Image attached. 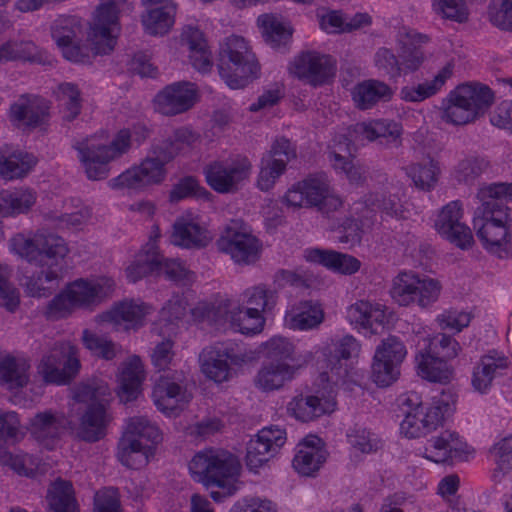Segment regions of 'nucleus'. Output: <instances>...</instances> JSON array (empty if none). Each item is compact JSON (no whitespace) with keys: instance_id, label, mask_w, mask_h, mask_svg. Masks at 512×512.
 <instances>
[{"instance_id":"nucleus-5","label":"nucleus","mask_w":512,"mask_h":512,"mask_svg":"<svg viewBox=\"0 0 512 512\" xmlns=\"http://www.w3.org/2000/svg\"><path fill=\"white\" fill-rule=\"evenodd\" d=\"M221 78L232 89L247 86L259 75L260 66L246 40L232 35L221 44L218 57Z\"/></svg>"},{"instance_id":"nucleus-32","label":"nucleus","mask_w":512,"mask_h":512,"mask_svg":"<svg viewBox=\"0 0 512 512\" xmlns=\"http://www.w3.org/2000/svg\"><path fill=\"white\" fill-rule=\"evenodd\" d=\"M144 379V368L139 357L133 356L123 364L118 377V396L122 402H131L137 399Z\"/></svg>"},{"instance_id":"nucleus-60","label":"nucleus","mask_w":512,"mask_h":512,"mask_svg":"<svg viewBox=\"0 0 512 512\" xmlns=\"http://www.w3.org/2000/svg\"><path fill=\"white\" fill-rule=\"evenodd\" d=\"M263 354L268 362L294 364L296 361L293 343L285 337L274 336L263 344Z\"/></svg>"},{"instance_id":"nucleus-54","label":"nucleus","mask_w":512,"mask_h":512,"mask_svg":"<svg viewBox=\"0 0 512 512\" xmlns=\"http://www.w3.org/2000/svg\"><path fill=\"white\" fill-rule=\"evenodd\" d=\"M446 81L445 71L438 73L432 80L401 88L400 98L406 102H422L435 95Z\"/></svg>"},{"instance_id":"nucleus-61","label":"nucleus","mask_w":512,"mask_h":512,"mask_svg":"<svg viewBox=\"0 0 512 512\" xmlns=\"http://www.w3.org/2000/svg\"><path fill=\"white\" fill-rule=\"evenodd\" d=\"M0 60L41 63L42 55L31 41H9L0 48Z\"/></svg>"},{"instance_id":"nucleus-17","label":"nucleus","mask_w":512,"mask_h":512,"mask_svg":"<svg viewBox=\"0 0 512 512\" xmlns=\"http://www.w3.org/2000/svg\"><path fill=\"white\" fill-rule=\"evenodd\" d=\"M289 70L297 78L317 87L334 77L336 61L330 55L306 51L295 57Z\"/></svg>"},{"instance_id":"nucleus-55","label":"nucleus","mask_w":512,"mask_h":512,"mask_svg":"<svg viewBox=\"0 0 512 512\" xmlns=\"http://www.w3.org/2000/svg\"><path fill=\"white\" fill-rule=\"evenodd\" d=\"M57 98L62 107L63 120L71 122L78 117L82 108L81 92L74 83H61L58 86Z\"/></svg>"},{"instance_id":"nucleus-27","label":"nucleus","mask_w":512,"mask_h":512,"mask_svg":"<svg viewBox=\"0 0 512 512\" xmlns=\"http://www.w3.org/2000/svg\"><path fill=\"white\" fill-rule=\"evenodd\" d=\"M211 240L210 232L193 220L181 217L172 225L170 242L175 246L185 249H202L208 246Z\"/></svg>"},{"instance_id":"nucleus-21","label":"nucleus","mask_w":512,"mask_h":512,"mask_svg":"<svg viewBox=\"0 0 512 512\" xmlns=\"http://www.w3.org/2000/svg\"><path fill=\"white\" fill-rule=\"evenodd\" d=\"M167 170L147 156L137 166H134L118 177L109 181L112 188H129L143 190L152 185H158L166 178Z\"/></svg>"},{"instance_id":"nucleus-8","label":"nucleus","mask_w":512,"mask_h":512,"mask_svg":"<svg viewBox=\"0 0 512 512\" xmlns=\"http://www.w3.org/2000/svg\"><path fill=\"white\" fill-rule=\"evenodd\" d=\"M284 199L289 206L317 207L319 211L328 213L336 210L342 202L330 194L329 182L325 175H309L294 184L285 194Z\"/></svg>"},{"instance_id":"nucleus-12","label":"nucleus","mask_w":512,"mask_h":512,"mask_svg":"<svg viewBox=\"0 0 512 512\" xmlns=\"http://www.w3.org/2000/svg\"><path fill=\"white\" fill-rule=\"evenodd\" d=\"M407 350L402 341L396 336L383 339L376 348L371 378L379 387H388L400 375V365L405 359Z\"/></svg>"},{"instance_id":"nucleus-49","label":"nucleus","mask_w":512,"mask_h":512,"mask_svg":"<svg viewBox=\"0 0 512 512\" xmlns=\"http://www.w3.org/2000/svg\"><path fill=\"white\" fill-rule=\"evenodd\" d=\"M490 167V162L478 155H467L454 168V178L460 184L474 185Z\"/></svg>"},{"instance_id":"nucleus-50","label":"nucleus","mask_w":512,"mask_h":512,"mask_svg":"<svg viewBox=\"0 0 512 512\" xmlns=\"http://www.w3.org/2000/svg\"><path fill=\"white\" fill-rule=\"evenodd\" d=\"M110 389L106 381L98 377H92L80 382L74 388V399L79 403L93 405L107 401Z\"/></svg>"},{"instance_id":"nucleus-6","label":"nucleus","mask_w":512,"mask_h":512,"mask_svg":"<svg viewBox=\"0 0 512 512\" xmlns=\"http://www.w3.org/2000/svg\"><path fill=\"white\" fill-rule=\"evenodd\" d=\"M456 402V396L449 389L443 390L439 396L433 397L432 403L424 409L416 393L410 394L403 401L408 409L400 424L401 432L408 438H419L435 430L444 416L449 414Z\"/></svg>"},{"instance_id":"nucleus-43","label":"nucleus","mask_w":512,"mask_h":512,"mask_svg":"<svg viewBox=\"0 0 512 512\" xmlns=\"http://www.w3.org/2000/svg\"><path fill=\"white\" fill-rule=\"evenodd\" d=\"M347 319L351 324L377 333L375 326H383L385 313L379 306H373L368 301H358L348 308Z\"/></svg>"},{"instance_id":"nucleus-39","label":"nucleus","mask_w":512,"mask_h":512,"mask_svg":"<svg viewBox=\"0 0 512 512\" xmlns=\"http://www.w3.org/2000/svg\"><path fill=\"white\" fill-rule=\"evenodd\" d=\"M507 367L506 358L498 356L496 352H490L481 357L480 362L474 367L472 386L479 393H486L492 385L499 370Z\"/></svg>"},{"instance_id":"nucleus-33","label":"nucleus","mask_w":512,"mask_h":512,"mask_svg":"<svg viewBox=\"0 0 512 512\" xmlns=\"http://www.w3.org/2000/svg\"><path fill=\"white\" fill-rule=\"evenodd\" d=\"M393 94V89L388 84L375 79L358 83L352 92L353 101L361 110L370 109L381 101H389Z\"/></svg>"},{"instance_id":"nucleus-58","label":"nucleus","mask_w":512,"mask_h":512,"mask_svg":"<svg viewBox=\"0 0 512 512\" xmlns=\"http://www.w3.org/2000/svg\"><path fill=\"white\" fill-rule=\"evenodd\" d=\"M407 171L415 186L423 191L432 190L440 175L439 163L431 158L427 162L409 166Z\"/></svg>"},{"instance_id":"nucleus-64","label":"nucleus","mask_w":512,"mask_h":512,"mask_svg":"<svg viewBox=\"0 0 512 512\" xmlns=\"http://www.w3.org/2000/svg\"><path fill=\"white\" fill-rule=\"evenodd\" d=\"M157 276L164 275L168 280L180 285H188L194 280V273L189 271L182 263L174 259H167L158 252Z\"/></svg>"},{"instance_id":"nucleus-62","label":"nucleus","mask_w":512,"mask_h":512,"mask_svg":"<svg viewBox=\"0 0 512 512\" xmlns=\"http://www.w3.org/2000/svg\"><path fill=\"white\" fill-rule=\"evenodd\" d=\"M448 102V105L441 112L443 121L453 125H465L478 118L472 108L460 100L455 90L450 93Z\"/></svg>"},{"instance_id":"nucleus-4","label":"nucleus","mask_w":512,"mask_h":512,"mask_svg":"<svg viewBox=\"0 0 512 512\" xmlns=\"http://www.w3.org/2000/svg\"><path fill=\"white\" fill-rule=\"evenodd\" d=\"M189 470L206 487L216 486L225 489L226 494H234L241 464L235 455L226 450L206 449L192 458Z\"/></svg>"},{"instance_id":"nucleus-59","label":"nucleus","mask_w":512,"mask_h":512,"mask_svg":"<svg viewBox=\"0 0 512 512\" xmlns=\"http://www.w3.org/2000/svg\"><path fill=\"white\" fill-rule=\"evenodd\" d=\"M82 342L92 355L107 361L114 359L121 352V347L113 341L88 329L82 332Z\"/></svg>"},{"instance_id":"nucleus-36","label":"nucleus","mask_w":512,"mask_h":512,"mask_svg":"<svg viewBox=\"0 0 512 512\" xmlns=\"http://www.w3.org/2000/svg\"><path fill=\"white\" fill-rule=\"evenodd\" d=\"M455 91L460 100L471 107L478 118L483 116L494 103L495 96L492 89L479 82L461 84Z\"/></svg>"},{"instance_id":"nucleus-48","label":"nucleus","mask_w":512,"mask_h":512,"mask_svg":"<svg viewBox=\"0 0 512 512\" xmlns=\"http://www.w3.org/2000/svg\"><path fill=\"white\" fill-rule=\"evenodd\" d=\"M418 374L430 382L446 383L450 380L452 371L447 360L433 357L424 352L416 356Z\"/></svg>"},{"instance_id":"nucleus-22","label":"nucleus","mask_w":512,"mask_h":512,"mask_svg":"<svg viewBox=\"0 0 512 512\" xmlns=\"http://www.w3.org/2000/svg\"><path fill=\"white\" fill-rule=\"evenodd\" d=\"M196 89L190 82H176L166 86L154 99L155 108L163 115L172 116L189 110L195 103Z\"/></svg>"},{"instance_id":"nucleus-9","label":"nucleus","mask_w":512,"mask_h":512,"mask_svg":"<svg viewBox=\"0 0 512 512\" xmlns=\"http://www.w3.org/2000/svg\"><path fill=\"white\" fill-rule=\"evenodd\" d=\"M253 165L247 156L238 154L226 161H212L203 173L207 184L216 192L235 193L250 178Z\"/></svg>"},{"instance_id":"nucleus-42","label":"nucleus","mask_w":512,"mask_h":512,"mask_svg":"<svg viewBox=\"0 0 512 512\" xmlns=\"http://www.w3.org/2000/svg\"><path fill=\"white\" fill-rule=\"evenodd\" d=\"M80 160L84 164L85 172L90 180L97 181L108 177V163L111 161L98 146L85 144L78 147Z\"/></svg>"},{"instance_id":"nucleus-3","label":"nucleus","mask_w":512,"mask_h":512,"mask_svg":"<svg viewBox=\"0 0 512 512\" xmlns=\"http://www.w3.org/2000/svg\"><path fill=\"white\" fill-rule=\"evenodd\" d=\"M173 358L172 342L162 341L157 344L151 355L155 368L164 374L155 379L152 392L157 408L167 414L183 409L192 399V394L182 385V374L166 372Z\"/></svg>"},{"instance_id":"nucleus-40","label":"nucleus","mask_w":512,"mask_h":512,"mask_svg":"<svg viewBox=\"0 0 512 512\" xmlns=\"http://www.w3.org/2000/svg\"><path fill=\"white\" fill-rule=\"evenodd\" d=\"M295 371V364L267 362L258 371L255 384L263 391L277 390L293 378Z\"/></svg>"},{"instance_id":"nucleus-56","label":"nucleus","mask_w":512,"mask_h":512,"mask_svg":"<svg viewBox=\"0 0 512 512\" xmlns=\"http://www.w3.org/2000/svg\"><path fill=\"white\" fill-rule=\"evenodd\" d=\"M83 27L74 16L60 17L54 21L51 27V35L59 48H62L76 40H80Z\"/></svg>"},{"instance_id":"nucleus-20","label":"nucleus","mask_w":512,"mask_h":512,"mask_svg":"<svg viewBox=\"0 0 512 512\" xmlns=\"http://www.w3.org/2000/svg\"><path fill=\"white\" fill-rule=\"evenodd\" d=\"M248 359L247 355L232 343H216L209 351L204 353L202 371L217 383L227 381L230 376L229 362L241 365Z\"/></svg>"},{"instance_id":"nucleus-37","label":"nucleus","mask_w":512,"mask_h":512,"mask_svg":"<svg viewBox=\"0 0 512 512\" xmlns=\"http://www.w3.org/2000/svg\"><path fill=\"white\" fill-rule=\"evenodd\" d=\"M306 258L345 275L356 273L361 266L360 261L354 256L333 250L313 249L308 251Z\"/></svg>"},{"instance_id":"nucleus-52","label":"nucleus","mask_w":512,"mask_h":512,"mask_svg":"<svg viewBox=\"0 0 512 512\" xmlns=\"http://www.w3.org/2000/svg\"><path fill=\"white\" fill-rule=\"evenodd\" d=\"M264 317L257 312V309H247L245 307H235L230 315V328L244 335H254L260 333L264 325Z\"/></svg>"},{"instance_id":"nucleus-10","label":"nucleus","mask_w":512,"mask_h":512,"mask_svg":"<svg viewBox=\"0 0 512 512\" xmlns=\"http://www.w3.org/2000/svg\"><path fill=\"white\" fill-rule=\"evenodd\" d=\"M441 291L438 280L420 277L414 272H401L392 281L391 297L401 306L417 303L425 308L437 301Z\"/></svg>"},{"instance_id":"nucleus-45","label":"nucleus","mask_w":512,"mask_h":512,"mask_svg":"<svg viewBox=\"0 0 512 512\" xmlns=\"http://www.w3.org/2000/svg\"><path fill=\"white\" fill-rule=\"evenodd\" d=\"M176 7L166 4L146 10L141 16L142 24L150 35L166 34L174 23Z\"/></svg>"},{"instance_id":"nucleus-31","label":"nucleus","mask_w":512,"mask_h":512,"mask_svg":"<svg viewBox=\"0 0 512 512\" xmlns=\"http://www.w3.org/2000/svg\"><path fill=\"white\" fill-rule=\"evenodd\" d=\"M30 362L24 357L7 354L0 357V384L9 390H19L30 380Z\"/></svg>"},{"instance_id":"nucleus-47","label":"nucleus","mask_w":512,"mask_h":512,"mask_svg":"<svg viewBox=\"0 0 512 512\" xmlns=\"http://www.w3.org/2000/svg\"><path fill=\"white\" fill-rule=\"evenodd\" d=\"M157 259V247L153 242L147 243L145 248L137 256L136 260L127 267V279L132 283H136L148 275L157 276V265H159L157 263Z\"/></svg>"},{"instance_id":"nucleus-11","label":"nucleus","mask_w":512,"mask_h":512,"mask_svg":"<svg viewBox=\"0 0 512 512\" xmlns=\"http://www.w3.org/2000/svg\"><path fill=\"white\" fill-rule=\"evenodd\" d=\"M80 361L75 348L68 344H56L44 355L37 366V373L46 384H68L78 373Z\"/></svg>"},{"instance_id":"nucleus-14","label":"nucleus","mask_w":512,"mask_h":512,"mask_svg":"<svg viewBox=\"0 0 512 512\" xmlns=\"http://www.w3.org/2000/svg\"><path fill=\"white\" fill-rule=\"evenodd\" d=\"M219 251L229 254L240 265L255 263L261 253L260 241L251 233L241 229L237 221H232L216 241Z\"/></svg>"},{"instance_id":"nucleus-24","label":"nucleus","mask_w":512,"mask_h":512,"mask_svg":"<svg viewBox=\"0 0 512 512\" xmlns=\"http://www.w3.org/2000/svg\"><path fill=\"white\" fill-rule=\"evenodd\" d=\"M473 226L483 247L499 258H506L512 252L511 234L507 225L474 217Z\"/></svg>"},{"instance_id":"nucleus-35","label":"nucleus","mask_w":512,"mask_h":512,"mask_svg":"<svg viewBox=\"0 0 512 512\" xmlns=\"http://www.w3.org/2000/svg\"><path fill=\"white\" fill-rule=\"evenodd\" d=\"M46 103L30 101L21 97L18 102L10 107V118L18 127L36 128L40 126L48 116Z\"/></svg>"},{"instance_id":"nucleus-51","label":"nucleus","mask_w":512,"mask_h":512,"mask_svg":"<svg viewBox=\"0 0 512 512\" xmlns=\"http://www.w3.org/2000/svg\"><path fill=\"white\" fill-rule=\"evenodd\" d=\"M360 351L361 345L357 339L351 335H345L327 346L324 355L331 370H334L337 369L341 360L355 359L359 356Z\"/></svg>"},{"instance_id":"nucleus-53","label":"nucleus","mask_w":512,"mask_h":512,"mask_svg":"<svg viewBox=\"0 0 512 512\" xmlns=\"http://www.w3.org/2000/svg\"><path fill=\"white\" fill-rule=\"evenodd\" d=\"M231 303L228 300H223L217 303H199L193 310L196 318L206 321L211 325L222 327L226 324L230 326V315L234 312L235 308H231Z\"/></svg>"},{"instance_id":"nucleus-25","label":"nucleus","mask_w":512,"mask_h":512,"mask_svg":"<svg viewBox=\"0 0 512 512\" xmlns=\"http://www.w3.org/2000/svg\"><path fill=\"white\" fill-rule=\"evenodd\" d=\"M426 458L435 463H454L467 459L468 446L455 432L445 431L428 440Z\"/></svg>"},{"instance_id":"nucleus-7","label":"nucleus","mask_w":512,"mask_h":512,"mask_svg":"<svg viewBox=\"0 0 512 512\" xmlns=\"http://www.w3.org/2000/svg\"><path fill=\"white\" fill-rule=\"evenodd\" d=\"M142 440L154 445L162 440V435L159 428L146 417H132L117 446L116 456L122 465L130 469H139L148 463L151 446L143 444Z\"/></svg>"},{"instance_id":"nucleus-13","label":"nucleus","mask_w":512,"mask_h":512,"mask_svg":"<svg viewBox=\"0 0 512 512\" xmlns=\"http://www.w3.org/2000/svg\"><path fill=\"white\" fill-rule=\"evenodd\" d=\"M297 157L296 147L285 137L277 138L260 161L256 185L261 191L272 189L286 172L288 163Z\"/></svg>"},{"instance_id":"nucleus-38","label":"nucleus","mask_w":512,"mask_h":512,"mask_svg":"<svg viewBox=\"0 0 512 512\" xmlns=\"http://www.w3.org/2000/svg\"><path fill=\"white\" fill-rule=\"evenodd\" d=\"M335 403L317 396H296L288 404V412L302 422L312 421L334 410Z\"/></svg>"},{"instance_id":"nucleus-23","label":"nucleus","mask_w":512,"mask_h":512,"mask_svg":"<svg viewBox=\"0 0 512 512\" xmlns=\"http://www.w3.org/2000/svg\"><path fill=\"white\" fill-rule=\"evenodd\" d=\"M328 457L325 443L315 435H309L297 445L292 466L302 476L314 477Z\"/></svg>"},{"instance_id":"nucleus-18","label":"nucleus","mask_w":512,"mask_h":512,"mask_svg":"<svg viewBox=\"0 0 512 512\" xmlns=\"http://www.w3.org/2000/svg\"><path fill=\"white\" fill-rule=\"evenodd\" d=\"M477 197L482 204L474 217L507 225L510 218L506 200L512 199V184L493 183L481 187Z\"/></svg>"},{"instance_id":"nucleus-44","label":"nucleus","mask_w":512,"mask_h":512,"mask_svg":"<svg viewBox=\"0 0 512 512\" xmlns=\"http://www.w3.org/2000/svg\"><path fill=\"white\" fill-rule=\"evenodd\" d=\"M35 202L36 195L32 190L2 191L0 192V217L27 213Z\"/></svg>"},{"instance_id":"nucleus-34","label":"nucleus","mask_w":512,"mask_h":512,"mask_svg":"<svg viewBox=\"0 0 512 512\" xmlns=\"http://www.w3.org/2000/svg\"><path fill=\"white\" fill-rule=\"evenodd\" d=\"M324 320V311L318 301L303 300L294 305L286 315L290 327L298 330L317 328Z\"/></svg>"},{"instance_id":"nucleus-15","label":"nucleus","mask_w":512,"mask_h":512,"mask_svg":"<svg viewBox=\"0 0 512 512\" xmlns=\"http://www.w3.org/2000/svg\"><path fill=\"white\" fill-rule=\"evenodd\" d=\"M402 126L393 120H374L369 123H356L348 128L347 134L341 135L339 146L344 143L350 152L353 141L367 139L379 141L385 146L398 147L401 144Z\"/></svg>"},{"instance_id":"nucleus-57","label":"nucleus","mask_w":512,"mask_h":512,"mask_svg":"<svg viewBox=\"0 0 512 512\" xmlns=\"http://www.w3.org/2000/svg\"><path fill=\"white\" fill-rule=\"evenodd\" d=\"M211 193L194 176H185L180 178L172 187L169 193V200L177 203L186 198L197 200H210Z\"/></svg>"},{"instance_id":"nucleus-28","label":"nucleus","mask_w":512,"mask_h":512,"mask_svg":"<svg viewBox=\"0 0 512 512\" xmlns=\"http://www.w3.org/2000/svg\"><path fill=\"white\" fill-rule=\"evenodd\" d=\"M36 163L33 154L12 145L5 144L0 148V176L5 180L25 177Z\"/></svg>"},{"instance_id":"nucleus-26","label":"nucleus","mask_w":512,"mask_h":512,"mask_svg":"<svg viewBox=\"0 0 512 512\" xmlns=\"http://www.w3.org/2000/svg\"><path fill=\"white\" fill-rule=\"evenodd\" d=\"M114 288L115 283L109 278H101L95 281L79 279L67 287L76 306L82 308L100 304L111 297Z\"/></svg>"},{"instance_id":"nucleus-16","label":"nucleus","mask_w":512,"mask_h":512,"mask_svg":"<svg viewBox=\"0 0 512 512\" xmlns=\"http://www.w3.org/2000/svg\"><path fill=\"white\" fill-rule=\"evenodd\" d=\"M430 41L427 34L402 26L398 29L395 42L403 75L415 73L428 60L425 45Z\"/></svg>"},{"instance_id":"nucleus-29","label":"nucleus","mask_w":512,"mask_h":512,"mask_svg":"<svg viewBox=\"0 0 512 512\" xmlns=\"http://www.w3.org/2000/svg\"><path fill=\"white\" fill-rule=\"evenodd\" d=\"M109 421L105 404L88 405L79 419L77 437L85 442L95 443L105 437Z\"/></svg>"},{"instance_id":"nucleus-63","label":"nucleus","mask_w":512,"mask_h":512,"mask_svg":"<svg viewBox=\"0 0 512 512\" xmlns=\"http://www.w3.org/2000/svg\"><path fill=\"white\" fill-rule=\"evenodd\" d=\"M33 433L42 439H56L64 428V421L51 411L37 413L31 422Z\"/></svg>"},{"instance_id":"nucleus-1","label":"nucleus","mask_w":512,"mask_h":512,"mask_svg":"<svg viewBox=\"0 0 512 512\" xmlns=\"http://www.w3.org/2000/svg\"><path fill=\"white\" fill-rule=\"evenodd\" d=\"M17 253L39 271L26 277L25 288L32 297H47L59 286L69 249L65 240L53 233L39 231L32 237L14 239Z\"/></svg>"},{"instance_id":"nucleus-30","label":"nucleus","mask_w":512,"mask_h":512,"mask_svg":"<svg viewBox=\"0 0 512 512\" xmlns=\"http://www.w3.org/2000/svg\"><path fill=\"white\" fill-rule=\"evenodd\" d=\"M181 36L188 46L192 66L199 72H209L213 67L212 52L203 32L196 27L187 26Z\"/></svg>"},{"instance_id":"nucleus-46","label":"nucleus","mask_w":512,"mask_h":512,"mask_svg":"<svg viewBox=\"0 0 512 512\" xmlns=\"http://www.w3.org/2000/svg\"><path fill=\"white\" fill-rule=\"evenodd\" d=\"M262 27V35L267 44L274 49L285 48L292 37V28L285 25L277 17L264 14L258 17Z\"/></svg>"},{"instance_id":"nucleus-19","label":"nucleus","mask_w":512,"mask_h":512,"mask_svg":"<svg viewBox=\"0 0 512 512\" xmlns=\"http://www.w3.org/2000/svg\"><path fill=\"white\" fill-rule=\"evenodd\" d=\"M462 208L459 201L445 205L435 220V229L447 241L466 250L472 247L474 239L471 229L461 222Z\"/></svg>"},{"instance_id":"nucleus-41","label":"nucleus","mask_w":512,"mask_h":512,"mask_svg":"<svg viewBox=\"0 0 512 512\" xmlns=\"http://www.w3.org/2000/svg\"><path fill=\"white\" fill-rule=\"evenodd\" d=\"M46 499L49 512H79L70 481L58 478L49 486Z\"/></svg>"},{"instance_id":"nucleus-2","label":"nucleus","mask_w":512,"mask_h":512,"mask_svg":"<svg viewBox=\"0 0 512 512\" xmlns=\"http://www.w3.org/2000/svg\"><path fill=\"white\" fill-rule=\"evenodd\" d=\"M120 30L118 5L114 1L102 3L95 11L88 33L92 47L80 44L79 40H76L60 49L64 58L71 62L90 63L94 56L107 55L114 50Z\"/></svg>"}]
</instances>
